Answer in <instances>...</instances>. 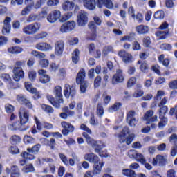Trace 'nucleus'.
<instances>
[{"label": "nucleus", "instance_id": "nucleus-49", "mask_svg": "<svg viewBox=\"0 0 177 177\" xmlns=\"http://www.w3.org/2000/svg\"><path fill=\"white\" fill-rule=\"evenodd\" d=\"M39 64L42 68H46L49 66V60L43 58V59L39 60Z\"/></svg>", "mask_w": 177, "mask_h": 177}, {"label": "nucleus", "instance_id": "nucleus-34", "mask_svg": "<svg viewBox=\"0 0 177 177\" xmlns=\"http://www.w3.org/2000/svg\"><path fill=\"white\" fill-rule=\"evenodd\" d=\"M8 51L9 53H12V55H19V53H21L23 52V48L21 47L13 46L9 48Z\"/></svg>", "mask_w": 177, "mask_h": 177}, {"label": "nucleus", "instance_id": "nucleus-32", "mask_svg": "<svg viewBox=\"0 0 177 177\" xmlns=\"http://www.w3.org/2000/svg\"><path fill=\"white\" fill-rule=\"evenodd\" d=\"M73 17V12H66L62 16L61 15V19H59V23H66L68 20H70Z\"/></svg>", "mask_w": 177, "mask_h": 177}, {"label": "nucleus", "instance_id": "nucleus-10", "mask_svg": "<svg viewBox=\"0 0 177 177\" xmlns=\"http://www.w3.org/2000/svg\"><path fill=\"white\" fill-rule=\"evenodd\" d=\"M77 23L80 27H84L88 24V12L82 10L79 12L77 17Z\"/></svg>", "mask_w": 177, "mask_h": 177}, {"label": "nucleus", "instance_id": "nucleus-19", "mask_svg": "<svg viewBox=\"0 0 177 177\" xmlns=\"http://www.w3.org/2000/svg\"><path fill=\"white\" fill-rule=\"evenodd\" d=\"M118 56L122 58V62L126 64H128V63H132V60L133 59L132 55L127 53L125 50L119 51Z\"/></svg>", "mask_w": 177, "mask_h": 177}, {"label": "nucleus", "instance_id": "nucleus-31", "mask_svg": "<svg viewBox=\"0 0 177 177\" xmlns=\"http://www.w3.org/2000/svg\"><path fill=\"white\" fill-rule=\"evenodd\" d=\"M104 163L101 162L100 164L94 165L93 166V175H99L102 172V169L103 168Z\"/></svg>", "mask_w": 177, "mask_h": 177}, {"label": "nucleus", "instance_id": "nucleus-44", "mask_svg": "<svg viewBox=\"0 0 177 177\" xmlns=\"http://www.w3.org/2000/svg\"><path fill=\"white\" fill-rule=\"evenodd\" d=\"M34 158H35V157L34 156H24V159L21 160L19 161V164L20 165H26V164L28 162V161H31L32 160H34Z\"/></svg>", "mask_w": 177, "mask_h": 177}, {"label": "nucleus", "instance_id": "nucleus-24", "mask_svg": "<svg viewBox=\"0 0 177 177\" xmlns=\"http://www.w3.org/2000/svg\"><path fill=\"white\" fill-rule=\"evenodd\" d=\"M17 100L19 102V103H21V104H25L26 107L28 109H32V104H31V102L26 99V96L23 95H19L17 96Z\"/></svg>", "mask_w": 177, "mask_h": 177}, {"label": "nucleus", "instance_id": "nucleus-27", "mask_svg": "<svg viewBox=\"0 0 177 177\" xmlns=\"http://www.w3.org/2000/svg\"><path fill=\"white\" fill-rule=\"evenodd\" d=\"M84 160L88 161V162H92L94 165L102 163L100 158L97 156H85Z\"/></svg>", "mask_w": 177, "mask_h": 177}, {"label": "nucleus", "instance_id": "nucleus-9", "mask_svg": "<svg viewBox=\"0 0 177 177\" xmlns=\"http://www.w3.org/2000/svg\"><path fill=\"white\" fill-rule=\"evenodd\" d=\"M62 17V12L59 10H54L51 12H50L47 16V21L48 23H56L57 20L60 21V19Z\"/></svg>", "mask_w": 177, "mask_h": 177}, {"label": "nucleus", "instance_id": "nucleus-45", "mask_svg": "<svg viewBox=\"0 0 177 177\" xmlns=\"http://www.w3.org/2000/svg\"><path fill=\"white\" fill-rule=\"evenodd\" d=\"M167 34H168V31L160 30L156 32V35L157 37H160L159 39H165L167 38Z\"/></svg>", "mask_w": 177, "mask_h": 177}, {"label": "nucleus", "instance_id": "nucleus-7", "mask_svg": "<svg viewBox=\"0 0 177 177\" xmlns=\"http://www.w3.org/2000/svg\"><path fill=\"white\" fill-rule=\"evenodd\" d=\"M136 116V112L134 110H131L127 113L126 121L129 127L135 128L139 122V120Z\"/></svg>", "mask_w": 177, "mask_h": 177}, {"label": "nucleus", "instance_id": "nucleus-21", "mask_svg": "<svg viewBox=\"0 0 177 177\" xmlns=\"http://www.w3.org/2000/svg\"><path fill=\"white\" fill-rule=\"evenodd\" d=\"M76 0H73L72 1H66L62 5V9L64 12H71L75 6Z\"/></svg>", "mask_w": 177, "mask_h": 177}, {"label": "nucleus", "instance_id": "nucleus-35", "mask_svg": "<svg viewBox=\"0 0 177 177\" xmlns=\"http://www.w3.org/2000/svg\"><path fill=\"white\" fill-rule=\"evenodd\" d=\"M120 107H122L121 102H115L113 105L109 108V113H114V111H118Z\"/></svg>", "mask_w": 177, "mask_h": 177}, {"label": "nucleus", "instance_id": "nucleus-60", "mask_svg": "<svg viewBox=\"0 0 177 177\" xmlns=\"http://www.w3.org/2000/svg\"><path fill=\"white\" fill-rule=\"evenodd\" d=\"M165 6L168 9H172V8H174L175 3H174V0H165Z\"/></svg>", "mask_w": 177, "mask_h": 177}, {"label": "nucleus", "instance_id": "nucleus-5", "mask_svg": "<svg viewBox=\"0 0 177 177\" xmlns=\"http://www.w3.org/2000/svg\"><path fill=\"white\" fill-rule=\"evenodd\" d=\"M41 30V24L39 22H35L26 25L23 28L22 31L26 35H34Z\"/></svg>", "mask_w": 177, "mask_h": 177}, {"label": "nucleus", "instance_id": "nucleus-57", "mask_svg": "<svg viewBox=\"0 0 177 177\" xmlns=\"http://www.w3.org/2000/svg\"><path fill=\"white\" fill-rule=\"evenodd\" d=\"M160 49L162 50H171L172 46L169 44L165 43L160 45Z\"/></svg>", "mask_w": 177, "mask_h": 177}, {"label": "nucleus", "instance_id": "nucleus-1", "mask_svg": "<svg viewBox=\"0 0 177 177\" xmlns=\"http://www.w3.org/2000/svg\"><path fill=\"white\" fill-rule=\"evenodd\" d=\"M19 115L20 118V122H13L10 123L8 126V129L10 131H27L28 129V126H26L27 122H28L30 118V113L24 108H21L19 111Z\"/></svg>", "mask_w": 177, "mask_h": 177}, {"label": "nucleus", "instance_id": "nucleus-38", "mask_svg": "<svg viewBox=\"0 0 177 177\" xmlns=\"http://www.w3.org/2000/svg\"><path fill=\"white\" fill-rule=\"evenodd\" d=\"M122 174L127 177H136V173L135 171L129 169H125L122 170Z\"/></svg>", "mask_w": 177, "mask_h": 177}, {"label": "nucleus", "instance_id": "nucleus-37", "mask_svg": "<svg viewBox=\"0 0 177 177\" xmlns=\"http://www.w3.org/2000/svg\"><path fill=\"white\" fill-rule=\"evenodd\" d=\"M25 88L28 92L30 93L36 94L37 88L32 87V84L30 82H25Z\"/></svg>", "mask_w": 177, "mask_h": 177}, {"label": "nucleus", "instance_id": "nucleus-17", "mask_svg": "<svg viewBox=\"0 0 177 177\" xmlns=\"http://www.w3.org/2000/svg\"><path fill=\"white\" fill-rule=\"evenodd\" d=\"M35 48L41 52H49L53 49V47L46 42H39L36 44Z\"/></svg>", "mask_w": 177, "mask_h": 177}, {"label": "nucleus", "instance_id": "nucleus-2", "mask_svg": "<svg viewBox=\"0 0 177 177\" xmlns=\"http://www.w3.org/2000/svg\"><path fill=\"white\" fill-rule=\"evenodd\" d=\"M119 143H127V145H131L133 140V135H129V127H124L122 130V132L117 134Z\"/></svg>", "mask_w": 177, "mask_h": 177}, {"label": "nucleus", "instance_id": "nucleus-30", "mask_svg": "<svg viewBox=\"0 0 177 177\" xmlns=\"http://www.w3.org/2000/svg\"><path fill=\"white\" fill-rule=\"evenodd\" d=\"M136 30L138 34H147V32H149V27L145 25L136 26Z\"/></svg>", "mask_w": 177, "mask_h": 177}, {"label": "nucleus", "instance_id": "nucleus-50", "mask_svg": "<svg viewBox=\"0 0 177 177\" xmlns=\"http://www.w3.org/2000/svg\"><path fill=\"white\" fill-rule=\"evenodd\" d=\"M60 3V0H48L46 3L47 6H57Z\"/></svg>", "mask_w": 177, "mask_h": 177}, {"label": "nucleus", "instance_id": "nucleus-23", "mask_svg": "<svg viewBox=\"0 0 177 177\" xmlns=\"http://www.w3.org/2000/svg\"><path fill=\"white\" fill-rule=\"evenodd\" d=\"M10 21H12V18L6 17L4 20V26L2 29V34H3V35H6V34H9V32H10Z\"/></svg>", "mask_w": 177, "mask_h": 177}, {"label": "nucleus", "instance_id": "nucleus-28", "mask_svg": "<svg viewBox=\"0 0 177 177\" xmlns=\"http://www.w3.org/2000/svg\"><path fill=\"white\" fill-rule=\"evenodd\" d=\"M165 162L166 160L163 156H157L152 161L153 165H157L158 164V165L162 166Z\"/></svg>", "mask_w": 177, "mask_h": 177}, {"label": "nucleus", "instance_id": "nucleus-4", "mask_svg": "<svg viewBox=\"0 0 177 177\" xmlns=\"http://www.w3.org/2000/svg\"><path fill=\"white\" fill-rule=\"evenodd\" d=\"M85 69H80L76 77V82L80 85V92L85 93L88 88V82L85 81Z\"/></svg>", "mask_w": 177, "mask_h": 177}, {"label": "nucleus", "instance_id": "nucleus-54", "mask_svg": "<svg viewBox=\"0 0 177 177\" xmlns=\"http://www.w3.org/2000/svg\"><path fill=\"white\" fill-rule=\"evenodd\" d=\"M140 70L142 73H147L149 71V65H147L146 62L142 63L140 66Z\"/></svg>", "mask_w": 177, "mask_h": 177}, {"label": "nucleus", "instance_id": "nucleus-13", "mask_svg": "<svg viewBox=\"0 0 177 177\" xmlns=\"http://www.w3.org/2000/svg\"><path fill=\"white\" fill-rule=\"evenodd\" d=\"M61 125L64 128L62 130V133L64 135V136H67L68 133L74 132V126H73L71 123L67 122H62Z\"/></svg>", "mask_w": 177, "mask_h": 177}, {"label": "nucleus", "instance_id": "nucleus-11", "mask_svg": "<svg viewBox=\"0 0 177 177\" xmlns=\"http://www.w3.org/2000/svg\"><path fill=\"white\" fill-rule=\"evenodd\" d=\"M35 121L37 126V129L38 131H41L42 128H44V129H53V124L52 123H49L48 122H41L39 120H38V118L35 117Z\"/></svg>", "mask_w": 177, "mask_h": 177}, {"label": "nucleus", "instance_id": "nucleus-18", "mask_svg": "<svg viewBox=\"0 0 177 177\" xmlns=\"http://www.w3.org/2000/svg\"><path fill=\"white\" fill-rule=\"evenodd\" d=\"M154 115V112L153 111H147L144 116L145 121H147V124H151V122H157L158 121L157 115Z\"/></svg>", "mask_w": 177, "mask_h": 177}, {"label": "nucleus", "instance_id": "nucleus-53", "mask_svg": "<svg viewBox=\"0 0 177 177\" xmlns=\"http://www.w3.org/2000/svg\"><path fill=\"white\" fill-rule=\"evenodd\" d=\"M28 78L30 81H35L37 79V72H35V71H29Z\"/></svg>", "mask_w": 177, "mask_h": 177}, {"label": "nucleus", "instance_id": "nucleus-52", "mask_svg": "<svg viewBox=\"0 0 177 177\" xmlns=\"http://www.w3.org/2000/svg\"><path fill=\"white\" fill-rule=\"evenodd\" d=\"M165 16L164 11L159 10L155 12L154 18L156 19H163Z\"/></svg>", "mask_w": 177, "mask_h": 177}, {"label": "nucleus", "instance_id": "nucleus-16", "mask_svg": "<svg viewBox=\"0 0 177 177\" xmlns=\"http://www.w3.org/2000/svg\"><path fill=\"white\" fill-rule=\"evenodd\" d=\"M12 73V78L17 82H19L20 80H23V78H24V71H23V68H13Z\"/></svg>", "mask_w": 177, "mask_h": 177}, {"label": "nucleus", "instance_id": "nucleus-51", "mask_svg": "<svg viewBox=\"0 0 177 177\" xmlns=\"http://www.w3.org/2000/svg\"><path fill=\"white\" fill-rule=\"evenodd\" d=\"M48 37V32H41L35 35V39H44Z\"/></svg>", "mask_w": 177, "mask_h": 177}, {"label": "nucleus", "instance_id": "nucleus-22", "mask_svg": "<svg viewBox=\"0 0 177 177\" xmlns=\"http://www.w3.org/2000/svg\"><path fill=\"white\" fill-rule=\"evenodd\" d=\"M38 74L40 75L39 81L41 84H48L50 81V77L46 74V71L40 69L38 71Z\"/></svg>", "mask_w": 177, "mask_h": 177}, {"label": "nucleus", "instance_id": "nucleus-46", "mask_svg": "<svg viewBox=\"0 0 177 177\" xmlns=\"http://www.w3.org/2000/svg\"><path fill=\"white\" fill-rule=\"evenodd\" d=\"M113 46H104L102 50V55H104V56H107L110 52H113Z\"/></svg>", "mask_w": 177, "mask_h": 177}, {"label": "nucleus", "instance_id": "nucleus-40", "mask_svg": "<svg viewBox=\"0 0 177 177\" xmlns=\"http://www.w3.org/2000/svg\"><path fill=\"white\" fill-rule=\"evenodd\" d=\"M44 143H46L47 146H49V147H50V149L53 150V149H55V146L56 145V140H55V138H50V140L46 138L44 140Z\"/></svg>", "mask_w": 177, "mask_h": 177}, {"label": "nucleus", "instance_id": "nucleus-58", "mask_svg": "<svg viewBox=\"0 0 177 177\" xmlns=\"http://www.w3.org/2000/svg\"><path fill=\"white\" fill-rule=\"evenodd\" d=\"M24 172H26V174L28 172H34L35 171V169L34 168V166L30 164L28 165L26 167L23 169Z\"/></svg>", "mask_w": 177, "mask_h": 177}, {"label": "nucleus", "instance_id": "nucleus-42", "mask_svg": "<svg viewBox=\"0 0 177 177\" xmlns=\"http://www.w3.org/2000/svg\"><path fill=\"white\" fill-rule=\"evenodd\" d=\"M31 55H32V56H35V57H37V59H45L46 56L45 53L37 50H32L31 52Z\"/></svg>", "mask_w": 177, "mask_h": 177}, {"label": "nucleus", "instance_id": "nucleus-36", "mask_svg": "<svg viewBox=\"0 0 177 177\" xmlns=\"http://www.w3.org/2000/svg\"><path fill=\"white\" fill-rule=\"evenodd\" d=\"M11 177H20V170L17 166L14 165L11 167Z\"/></svg>", "mask_w": 177, "mask_h": 177}, {"label": "nucleus", "instance_id": "nucleus-55", "mask_svg": "<svg viewBox=\"0 0 177 177\" xmlns=\"http://www.w3.org/2000/svg\"><path fill=\"white\" fill-rule=\"evenodd\" d=\"M5 110L8 113H12V111H15V106L10 104H6L5 105Z\"/></svg>", "mask_w": 177, "mask_h": 177}, {"label": "nucleus", "instance_id": "nucleus-25", "mask_svg": "<svg viewBox=\"0 0 177 177\" xmlns=\"http://www.w3.org/2000/svg\"><path fill=\"white\" fill-rule=\"evenodd\" d=\"M63 50H64V41H57L55 44V55L57 56L62 55L63 53Z\"/></svg>", "mask_w": 177, "mask_h": 177}, {"label": "nucleus", "instance_id": "nucleus-33", "mask_svg": "<svg viewBox=\"0 0 177 177\" xmlns=\"http://www.w3.org/2000/svg\"><path fill=\"white\" fill-rule=\"evenodd\" d=\"M79 61H80V50L76 48L72 53V62L75 64H77V63H78Z\"/></svg>", "mask_w": 177, "mask_h": 177}, {"label": "nucleus", "instance_id": "nucleus-14", "mask_svg": "<svg viewBox=\"0 0 177 177\" xmlns=\"http://www.w3.org/2000/svg\"><path fill=\"white\" fill-rule=\"evenodd\" d=\"M75 87L70 86L68 84H65L64 88V95L66 99L71 97H74L75 96Z\"/></svg>", "mask_w": 177, "mask_h": 177}, {"label": "nucleus", "instance_id": "nucleus-62", "mask_svg": "<svg viewBox=\"0 0 177 177\" xmlns=\"http://www.w3.org/2000/svg\"><path fill=\"white\" fill-rule=\"evenodd\" d=\"M24 66H26V61L24 60L17 61L14 68H23Z\"/></svg>", "mask_w": 177, "mask_h": 177}, {"label": "nucleus", "instance_id": "nucleus-41", "mask_svg": "<svg viewBox=\"0 0 177 177\" xmlns=\"http://www.w3.org/2000/svg\"><path fill=\"white\" fill-rule=\"evenodd\" d=\"M159 118H164L165 114L168 113V107L167 106H159Z\"/></svg>", "mask_w": 177, "mask_h": 177}, {"label": "nucleus", "instance_id": "nucleus-12", "mask_svg": "<svg viewBox=\"0 0 177 177\" xmlns=\"http://www.w3.org/2000/svg\"><path fill=\"white\" fill-rule=\"evenodd\" d=\"M124 82V74L122 70L118 69L116 73L112 77L113 85H117V84H121Z\"/></svg>", "mask_w": 177, "mask_h": 177}, {"label": "nucleus", "instance_id": "nucleus-39", "mask_svg": "<svg viewBox=\"0 0 177 177\" xmlns=\"http://www.w3.org/2000/svg\"><path fill=\"white\" fill-rule=\"evenodd\" d=\"M10 142L12 143V145H18V143L21 142V138H20V136L18 135H13L10 138Z\"/></svg>", "mask_w": 177, "mask_h": 177}, {"label": "nucleus", "instance_id": "nucleus-6", "mask_svg": "<svg viewBox=\"0 0 177 177\" xmlns=\"http://www.w3.org/2000/svg\"><path fill=\"white\" fill-rule=\"evenodd\" d=\"M84 138H86V140L88 145L92 146L95 149V153H99L102 149H103V142L102 141H96L91 138L88 133L84 132L83 133Z\"/></svg>", "mask_w": 177, "mask_h": 177}, {"label": "nucleus", "instance_id": "nucleus-56", "mask_svg": "<svg viewBox=\"0 0 177 177\" xmlns=\"http://www.w3.org/2000/svg\"><path fill=\"white\" fill-rule=\"evenodd\" d=\"M136 84V77H131L127 82V88H132Z\"/></svg>", "mask_w": 177, "mask_h": 177}, {"label": "nucleus", "instance_id": "nucleus-47", "mask_svg": "<svg viewBox=\"0 0 177 177\" xmlns=\"http://www.w3.org/2000/svg\"><path fill=\"white\" fill-rule=\"evenodd\" d=\"M41 109L42 110L46 111V113H48L49 114H52V113H53V108L49 105L42 104Z\"/></svg>", "mask_w": 177, "mask_h": 177}, {"label": "nucleus", "instance_id": "nucleus-26", "mask_svg": "<svg viewBox=\"0 0 177 177\" xmlns=\"http://www.w3.org/2000/svg\"><path fill=\"white\" fill-rule=\"evenodd\" d=\"M134 160H136V161H137V162H140L141 164H145V168H147V169H151V165H150V164L149 163H146V158H145V156H133Z\"/></svg>", "mask_w": 177, "mask_h": 177}, {"label": "nucleus", "instance_id": "nucleus-20", "mask_svg": "<svg viewBox=\"0 0 177 177\" xmlns=\"http://www.w3.org/2000/svg\"><path fill=\"white\" fill-rule=\"evenodd\" d=\"M0 78L6 84H8V88L10 89H15V85L13 84V81H12V77H10V75L8 73H3L0 75Z\"/></svg>", "mask_w": 177, "mask_h": 177}, {"label": "nucleus", "instance_id": "nucleus-64", "mask_svg": "<svg viewBox=\"0 0 177 177\" xmlns=\"http://www.w3.org/2000/svg\"><path fill=\"white\" fill-rule=\"evenodd\" d=\"M132 37H135V33L131 32V33H130L129 35L124 36L121 39V41H128L129 42H131V41H132Z\"/></svg>", "mask_w": 177, "mask_h": 177}, {"label": "nucleus", "instance_id": "nucleus-43", "mask_svg": "<svg viewBox=\"0 0 177 177\" xmlns=\"http://www.w3.org/2000/svg\"><path fill=\"white\" fill-rule=\"evenodd\" d=\"M96 113L100 118L103 117V114H104V109L103 108V106H102V104L100 103L97 104Z\"/></svg>", "mask_w": 177, "mask_h": 177}, {"label": "nucleus", "instance_id": "nucleus-48", "mask_svg": "<svg viewBox=\"0 0 177 177\" xmlns=\"http://www.w3.org/2000/svg\"><path fill=\"white\" fill-rule=\"evenodd\" d=\"M39 149H41V145H36L32 149L28 148L27 151H28V153H38Z\"/></svg>", "mask_w": 177, "mask_h": 177}, {"label": "nucleus", "instance_id": "nucleus-61", "mask_svg": "<svg viewBox=\"0 0 177 177\" xmlns=\"http://www.w3.org/2000/svg\"><path fill=\"white\" fill-rule=\"evenodd\" d=\"M24 143H34L35 142V139L31 136H25L24 138Z\"/></svg>", "mask_w": 177, "mask_h": 177}, {"label": "nucleus", "instance_id": "nucleus-8", "mask_svg": "<svg viewBox=\"0 0 177 177\" xmlns=\"http://www.w3.org/2000/svg\"><path fill=\"white\" fill-rule=\"evenodd\" d=\"M75 27H77L75 21H68L60 26L59 31L60 32H62V34L71 32V31H74V30H75Z\"/></svg>", "mask_w": 177, "mask_h": 177}, {"label": "nucleus", "instance_id": "nucleus-15", "mask_svg": "<svg viewBox=\"0 0 177 177\" xmlns=\"http://www.w3.org/2000/svg\"><path fill=\"white\" fill-rule=\"evenodd\" d=\"M24 3L27 6L21 10V16H27V15H28V13H30V12H31L34 8V0H25Z\"/></svg>", "mask_w": 177, "mask_h": 177}, {"label": "nucleus", "instance_id": "nucleus-29", "mask_svg": "<svg viewBox=\"0 0 177 177\" xmlns=\"http://www.w3.org/2000/svg\"><path fill=\"white\" fill-rule=\"evenodd\" d=\"M84 8L88 10H94L96 8V1L95 0H84Z\"/></svg>", "mask_w": 177, "mask_h": 177}, {"label": "nucleus", "instance_id": "nucleus-3", "mask_svg": "<svg viewBox=\"0 0 177 177\" xmlns=\"http://www.w3.org/2000/svg\"><path fill=\"white\" fill-rule=\"evenodd\" d=\"M54 92L55 93L57 100H55V98L53 97L48 98V100L54 107L59 109V107H60V104L64 102L63 94H62V87L60 86H55Z\"/></svg>", "mask_w": 177, "mask_h": 177}, {"label": "nucleus", "instance_id": "nucleus-63", "mask_svg": "<svg viewBox=\"0 0 177 177\" xmlns=\"http://www.w3.org/2000/svg\"><path fill=\"white\" fill-rule=\"evenodd\" d=\"M162 120V121H160L158 124V127L159 128H164V127H165V125H167V122H168V119L167 118H160Z\"/></svg>", "mask_w": 177, "mask_h": 177}, {"label": "nucleus", "instance_id": "nucleus-59", "mask_svg": "<svg viewBox=\"0 0 177 177\" xmlns=\"http://www.w3.org/2000/svg\"><path fill=\"white\" fill-rule=\"evenodd\" d=\"M38 160L39 165H42L44 162H53V160L50 158H39Z\"/></svg>", "mask_w": 177, "mask_h": 177}]
</instances>
